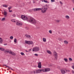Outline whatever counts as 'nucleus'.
Instances as JSON below:
<instances>
[{"label": "nucleus", "instance_id": "nucleus-37", "mask_svg": "<svg viewBox=\"0 0 74 74\" xmlns=\"http://www.w3.org/2000/svg\"><path fill=\"white\" fill-rule=\"evenodd\" d=\"M13 17H15V16H16V15L15 14H14L13 15Z\"/></svg>", "mask_w": 74, "mask_h": 74}, {"label": "nucleus", "instance_id": "nucleus-22", "mask_svg": "<svg viewBox=\"0 0 74 74\" xmlns=\"http://www.w3.org/2000/svg\"><path fill=\"white\" fill-rule=\"evenodd\" d=\"M11 54V55H13L14 56H15V55H16V54H15V53H14L13 52H12V53Z\"/></svg>", "mask_w": 74, "mask_h": 74}, {"label": "nucleus", "instance_id": "nucleus-29", "mask_svg": "<svg viewBox=\"0 0 74 74\" xmlns=\"http://www.w3.org/2000/svg\"><path fill=\"white\" fill-rule=\"evenodd\" d=\"M16 38H14V42H16Z\"/></svg>", "mask_w": 74, "mask_h": 74}, {"label": "nucleus", "instance_id": "nucleus-16", "mask_svg": "<svg viewBox=\"0 0 74 74\" xmlns=\"http://www.w3.org/2000/svg\"><path fill=\"white\" fill-rule=\"evenodd\" d=\"M3 42V39L0 38V44H2Z\"/></svg>", "mask_w": 74, "mask_h": 74}, {"label": "nucleus", "instance_id": "nucleus-25", "mask_svg": "<svg viewBox=\"0 0 74 74\" xmlns=\"http://www.w3.org/2000/svg\"><path fill=\"white\" fill-rule=\"evenodd\" d=\"M5 20V18H3L1 19V21H4Z\"/></svg>", "mask_w": 74, "mask_h": 74}, {"label": "nucleus", "instance_id": "nucleus-28", "mask_svg": "<svg viewBox=\"0 0 74 74\" xmlns=\"http://www.w3.org/2000/svg\"><path fill=\"white\" fill-rule=\"evenodd\" d=\"M11 21L12 22H16V21H15V20L14 19H12L11 20Z\"/></svg>", "mask_w": 74, "mask_h": 74}, {"label": "nucleus", "instance_id": "nucleus-42", "mask_svg": "<svg viewBox=\"0 0 74 74\" xmlns=\"http://www.w3.org/2000/svg\"><path fill=\"white\" fill-rule=\"evenodd\" d=\"M72 73H74V71L72 70Z\"/></svg>", "mask_w": 74, "mask_h": 74}, {"label": "nucleus", "instance_id": "nucleus-43", "mask_svg": "<svg viewBox=\"0 0 74 74\" xmlns=\"http://www.w3.org/2000/svg\"><path fill=\"white\" fill-rule=\"evenodd\" d=\"M45 1V0H42V2H44Z\"/></svg>", "mask_w": 74, "mask_h": 74}, {"label": "nucleus", "instance_id": "nucleus-33", "mask_svg": "<svg viewBox=\"0 0 74 74\" xmlns=\"http://www.w3.org/2000/svg\"><path fill=\"white\" fill-rule=\"evenodd\" d=\"M69 61H72V59H71V58H69Z\"/></svg>", "mask_w": 74, "mask_h": 74}, {"label": "nucleus", "instance_id": "nucleus-24", "mask_svg": "<svg viewBox=\"0 0 74 74\" xmlns=\"http://www.w3.org/2000/svg\"><path fill=\"white\" fill-rule=\"evenodd\" d=\"M3 7L7 8V7H8V6H7V5H3Z\"/></svg>", "mask_w": 74, "mask_h": 74}, {"label": "nucleus", "instance_id": "nucleus-23", "mask_svg": "<svg viewBox=\"0 0 74 74\" xmlns=\"http://www.w3.org/2000/svg\"><path fill=\"white\" fill-rule=\"evenodd\" d=\"M43 41L44 42H46V39L45 38H43Z\"/></svg>", "mask_w": 74, "mask_h": 74}, {"label": "nucleus", "instance_id": "nucleus-14", "mask_svg": "<svg viewBox=\"0 0 74 74\" xmlns=\"http://www.w3.org/2000/svg\"><path fill=\"white\" fill-rule=\"evenodd\" d=\"M47 52L48 53H49V54H50V55H51V54H52V53L51 51H49V50H47Z\"/></svg>", "mask_w": 74, "mask_h": 74}, {"label": "nucleus", "instance_id": "nucleus-36", "mask_svg": "<svg viewBox=\"0 0 74 74\" xmlns=\"http://www.w3.org/2000/svg\"><path fill=\"white\" fill-rule=\"evenodd\" d=\"M9 12H12V10H9Z\"/></svg>", "mask_w": 74, "mask_h": 74}, {"label": "nucleus", "instance_id": "nucleus-6", "mask_svg": "<svg viewBox=\"0 0 74 74\" xmlns=\"http://www.w3.org/2000/svg\"><path fill=\"white\" fill-rule=\"evenodd\" d=\"M25 43L27 44H29V45H30L31 44H33V42L32 41H25Z\"/></svg>", "mask_w": 74, "mask_h": 74}, {"label": "nucleus", "instance_id": "nucleus-4", "mask_svg": "<svg viewBox=\"0 0 74 74\" xmlns=\"http://www.w3.org/2000/svg\"><path fill=\"white\" fill-rule=\"evenodd\" d=\"M21 19H22L23 20H24V21H25V20H27V17L26 16H25V15H21Z\"/></svg>", "mask_w": 74, "mask_h": 74}, {"label": "nucleus", "instance_id": "nucleus-26", "mask_svg": "<svg viewBox=\"0 0 74 74\" xmlns=\"http://www.w3.org/2000/svg\"><path fill=\"white\" fill-rule=\"evenodd\" d=\"M49 33H50V34H52V31H51V30H49Z\"/></svg>", "mask_w": 74, "mask_h": 74}, {"label": "nucleus", "instance_id": "nucleus-27", "mask_svg": "<svg viewBox=\"0 0 74 74\" xmlns=\"http://www.w3.org/2000/svg\"><path fill=\"white\" fill-rule=\"evenodd\" d=\"M9 52V53H10V54H12V53L13 52L11 50H10Z\"/></svg>", "mask_w": 74, "mask_h": 74}, {"label": "nucleus", "instance_id": "nucleus-31", "mask_svg": "<svg viewBox=\"0 0 74 74\" xmlns=\"http://www.w3.org/2000/svg\"><path fill=\"white\" fill-rule=\"evenodd\" d=\"M3 66H5L6 67H8V68H10V67L6 65H4Z\"/></svg>", "mask_w": 74, "mask_h": 74}, {"label": "nucleus", "instance_id": "nucleus-41", "mask_svg": "<svg viewBox=\"0 0 74 74\" xmlns=\"http://www.w3.org/2000/svg\"><path fill=\"white\" fill-rule=\"evenodd\" d=\"M72 68H73V69H74V65H73L72 66Z\"/></svg>", "mask_w": 74, "mask_h": 74}, {"label": "nucleus", "instance_id": "nucleus-21", "mask_svg": "<svg viewBox=\"0 0 74 74\" xmlns=\"http://www.w3.org/2000/svg\"><path fill=\"white\" fill-rule=\"evenodd\" d=\"M44 2L45 3H49V2L48 1H47V0H45L44 1Z\"/></svg>", "mask_w": 74, "mask_h": 74}, {"label": "nucleus", "instance_id": "nucleus-9", "mask_svg": "<svg viewBox=\"0 0 74 74\" xmlns=\"http://www.w3.org/2000/svg\"><path fill=\"white\" fill-rule=\"evenodd\" d=\"M67 70H66V71L64 69H62L61 70V72L62 74H64L66 73V72H67Z\"/></svg>", "mask_w": 74, "mask_h": 74}, {"label": "nucleus", "instance_id": "nucleus-19", "mask_svg": "<svg viewBox=\"0 0 74 74\" xmlns=\"http://www.w3.org/2000/svg\"><path fill=\"white\" fill-rule=\"evenodd\" d=\"M0 50H1V51H4L5 49H4L3 48H0Z\"/></svg>", "mask_w": 74, "mask_h": 74}, {"label": "nucleus", "instance_id": "nucleus-38", "mask_svg": "<svg viewBox=\"0 0 74 74\" xmlns=\"http://www.w3.org/2000/svg\"><path fill=\"white\" fill-rule=\"evenodd\" d=\"M56 22H60V20H57L56 21Z\"/></svg>", "mask_w": 74, "mask_h": 74}, {"label": "nucleus", "instance_id": "nucleus-50", "mask_svg": "<svg viewBox=\"0 0 74 74\" xmlns=\"http://www.w3.org/2000/svg\"><path fill=\"white\" fill-rule=\"evenodd\" d=\"M58 69H59V68H58Z\"/></svg>", "mask_w": 74, "mask_h": 74}, {"label": "nucleus", "instance_id": "nucleus-12", "mask_svg": "<svg viewBox=\"0 0 74 74\" xmlns=\"http://www.w3.org/2000/svg\"><path fill=\"white\" fill-rule=\"evenodd\" d=\"M25 36L27 38H29V39H31V38H32L31 36L29 35H25Z\"/></svg>", "mask_w": 74, "mask_h": 74}, {"label": "nucleus", "instance_id": "nucleus-48", "mask_svg": "<svg viewBox=\"0 0 74 74\" xmlns=\"http://www.w3.org/2000/svg\"><path fill=\"white\" fill-rule=\"evenodd\" d=\"M26 52H27V51H26Z\"/></svg>", "mask_w": 74, "mask_h": 74}, {"label": "nucleus", "instance_id": "nucleus-20", "mask_svg": "<svg viewBox=\"0 0 74 74\" xmlns=\"http://www.w3.org/2000/svg\"><path fill=\"white\" fill-rule=\"evenodd\" d=\"M65 18H66V19H69V18H70L69 16L67 15L65 16Z\"/></svg>", "mask_w": 74, "mask_h": 74}, {"label": "nucleus", "instance_id": "nucleus-32", "mask_svg": "<svg viewBox=\"0 0 74 74\" xmlns=\"http://www.w3.org/2000/svg\"><path fill=\"white\" fill-rule=\"evenodd\" d=\"M55 0H51V2H55Z\"/></svg>", "mask_w": 74, "mask_h": 74}, {"label": "nucleus", "instance_id": "nucleus-13", "mask_svg": "<svg viewBox=\"0 0 74 74\" xmlns=\"http://www.w3.org/2000/svg\"><path fill=\"white\" fill-rule=\"evenodd\" d=\"M3 15L5 16H7V12H4Z\"/></svg>", "mask_w": 74, "mask_h": 74}, {"label": "nucleus", "instance_id": "nucleus-2", "mask_svg": "<svg viewBox=\"0 0 74 74\" xmlns=\"http://www.w3.org/2000/svg\"><path fill=\"white\" fill-rule=\"evenodd\" d=\"M29 22L33 24H35L36 23V20L33 18H31L29 20Z\"/></svg>", "mask_w": 74, "mask_h": 74}, {"label": "nucleus", "instance_id": "nucleus-18", "mask_svg": "<svg viewBox=\"0 0 74 74\" xmlns=\"http://www.w3.org/2000/svg\"><path fill=\"white\" fill-rule=\"evenodd\" d=\"M64 42L65 44H68V42H67V41L66 40H64Z\"/></svg>", "mask_w": 74, "mask_h": 74}, {"label": "nucleus", "instance_id": "nucleus-40", "mask_svg": "<svg viewBox=\"0 0 74 74\" xmlns=\"http://www.w3.org/2000/svg\"><path fill=\"white\" fill-rule=\"evenodd\" d=\"M11 8V7H9L8 8V10H10V9Z\"/></svg>", "mask_w": 74, "mask_h": 74}, {"label": "nucleus", "instance_id": "nucleus-47", "mask_svg": "<svg viewBox=\"0 0 74 74\" xmlns=\"http://www.w3.org/2000/svg\"><path fill=\"white\" fill-rule=\"evenodd\" d=\"M36 0V1H38V0Z\"/></svg>", "mask_w": 74, "mask_h": 74}, {"label": "nucleus", "instance_id": "nucleus-17", "mask_svg": "<svg viewBox=\"0 0 74 74\" xmlns=\"http://www.w3.org/2000/svg\"><path fill=\"white\" fill-rule=\"evenodd\" d=\"M64 60L66 62H67L68 61V59L66 58H64Z\"/></svg>", "mask_w": 74, "mask_h": 74}, {"label": "nucleus", "instance_id": "nucleus-3", "mask_svg": "<svg viewBox=\"0 0 74 74\" xmlns=\"http://www.w3.org/2000/svg\"><path fill=\"white\" fill-rule=\"evenodd\" d=\"M40 51V47H35L33 48L32 51L33 52H38Z\"/></svg>", "mask_w": 74, "mask_h": 74}, {"label": "nucleus", "instance_id": "nucleus-35", "mask_svg": "<svg viewBox=\"0 0 74 74\" xmlns=\"http://www.w3.org/2000/svg\"><path fill=\"white\" fill-rule=\"evenodd\" d=\"M60 3L61 4H62V5L63 4V3H62V2L61 1H60Z\"/></svg>", "mask_w": 74, "mask_h": 74}, {"label": "nucleus", "instance_id": "nucleus-30", "mask_svg": "<svg viewBox=\"0 0 74 74\" xmlns=\"http://www.w3.org/2000/svg\"><path fill=\"white\" fill-rule=\"evenodd\" d=\"M14 37H13V36H10V39H13Z\"/></svg>", "mask_w": 74, "mask_h": 74}, {"label": "nucleus", "instance_id": "nucleus-39", "mask_svg": "<svg viewBox=\"0 0 74 74\" xmlns=\"http://www.w3.org/2000/svg\"><path fill=\"white\" fill-rule=\"evenodd\" d=\"M35 56H38V54H35Z\"/></svg>", "mask_w": 74, "mask_h": 74}, {"label": "nucleus", "instance_id": "nucleus-15", "mask_svg": "<svg viewBox=\"0 0 74 74\" xmlns=\"http://www.w3.org/2000/svg\"><path fill=\"white\" fill-rule=\"evenodd\" d=\"M4 53H9V50H5L4 51Z\"/></svg>", "mask_w": 74, "mask_h": 74}, {"label": "nucleus", "instance_id": "nucleus-46", "mask_svg": "<svg viewBox=\"0 0 74 74\" xmlns=\"http://www.w3.org/2000/svg\"><path fill=\"white\" fill-rule=\"evenodd\" d=\"M7 45V44H4V45Z\"/></svg>", "mask_w": 74, "mask_h": 74}, {"label": "nucleus", "instance_id": "nucleus-8", "mask_svg": "<svg viewBox=\"0 0 74 74\" xmlns=\"http://www.w3.org/2000/svg\"><path fill=\"white\" fill-rule=\"evenodd\" d=\"M42 10V9L41 8H34V9H33V10H34V11H40Z\"/></svg>", "mask_w": 74, "mask_h": 74}, {"label": "nucleus", "instance_id": "nucleus-44", "mask_svg": "<svg viewBox=\"0 0 74 74\" xmlns=\"http://www.w3.org/2000/svg\"><path fill=\"white\" fill-rule=\"evenodd\" d=\"M58 40H59L60 41V40H61V38H59L58 39Z\"/></svg>", "mask_w": 74, "mask_h": 74}, {"label": "nucleus", "instance_id": "nucleus-34", "mask_svg": "<svg viewBox=\"0 0 74 74\" xmlns=\"http://www.w3.org/2000/svg\"><path fill=\"white\" fill-rule=\"evenodd\" d=\"M21 55H24V53H23V52H21Z\"/></svg>", "mask_w": 74, "mask_h": 74}, {"label": "nucleus", "instance_id": "nucleus-11", "mask_svg": "<svg viewBox=\"0 0 74 74\" xmlns=\"http://www.w3.org/2000/svg\"><path fill=\"white\" fill-rule=\"evenodd\" d=\"M16 25H18V26H21V25H22V23H21L19 21H18L17 22Z\"/></svg>", "mask_w": 74, "mask_h": 74}, {"label": "nucleus", "instance_id": "nucleus-10", "mask_svg": "<svg viewBox=\"0 0 74 74\" xmlns=\"http://www.w3.org/2000/svg\"><path fill=\"white\" fill-rule=\"evenodd\" d=\"M38 67L39 69L41 68V62H40L38 63Z\"/></svg>", "mask_w": 74, "mask_h": 74}, {"label": "nucleus", "instance_id": "nucleus-5", "mask_svg": "<svg viewBox=\"0 0 74 74\" xmlns=\"http://www.w3.org/2000/svg\"><path fill=\"white\" fill-rule=\"evenodd\" d=\"M41 8L42 9L41 10L42 13H45V12H46V10H48V8H47V7H45L44 8Z\"/></svg>", "mask_w": 74, "mask_h": 74}, {"label": "nucleus", "instance_id": "nucleus-7", "mask_svg": "<svg viewBox=\"0 0 74 74\" xmlns=\"http://www.w3.org/2000/svg\"><path fill=\"white\" fill-rule=\"evenodd\" d=\"M53 55L55 59H56V60H57L58 58V54H57V53H56V52L54 51L53 52Z\"/></svg>", "mask_w": 74, "mask_h": 74}, {"label": "nucleus", "instance_id": "nucleus-45", "mask_svg": "<svg viewBox=\"0 0 74 74\" xmlns=\"http://www.w3.org/2000/svg\"><path fill=\"white\" fill-rule=\"evenodd\" d=\"M33 3H36V2L34 1L33 2Z\"/></svg>", "mask_w": 74, "mask_h": 74}, {"label": "nucleus", "instance_id": "nucleus-49", "mask_svg": "<svg viewBox=\"0 0 74 74\" xmlns=\"http://www.w3.org/2000/svg\"><path fill=\"white\" fill-rule=\"evenodd\" d=\"M11 70H12L13 69H11Z\"/></svg>", "mask_w": 74, "mask_h": 74}, {"label": "nucleus", "instance_id": "nucleus-1", "mask_svg": "<svg viewBox=\"0 0 74 74\" xmlns=\"http://www.w3.org/2000/svg\"><path fill=\"white\" fill-rule=\"evenodd\" d=\"M49 71H50V69L45 68L42 69H35L34 70L32 73H33V74H38L40 73L41 72H42V71L43 73H45L46 72Z\"/></svg>", "mask_w": 74, "mask_h": 74}]
</instances>
